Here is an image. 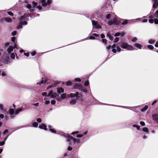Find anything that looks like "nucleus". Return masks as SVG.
Returning <instances> with one entry per match:
<instances>
[{
	"mask_svg": "<svg viewBox=\"0 0 158 158\" xmlns=\"http://www.w3.org/2000/svg\"><path fill=\"white\" fill-rule=\"evenodd\" d=\"M120 46L121 48L124 49H126L129 50H134L135 48L133 47L128 44L126 43H122L120 44Z\"/></svg>",
	"mask_w": 158,
	"mask_h": 158,
	"instance_id": "1",
	"label": "nucleus"
},
{
	"mask_svg": "<svg viewBox=\"0 0 158 158\" xmlns=\"http://www.w3.org/2000/svg\"><path fill=\"white\" fill-rule=\"evenodd\" d=\"M28 17L27 15H24L20 17L19 19L20 23L23 25H26L27 24V22L25 20H27V18Z\"/></svg>",
	"mask_w": 158,
	"mask_h": 158,
	"instance_id": "2",
	"label": "nucleus"
},
{
	"mask_svg": "<svg viewBox=\"0 0 158 158\" xmlns=\"http://www.w3.org/2000/svg\"><path fill=\"white\" fill-rule=\"evenodd\" d=\"M40 1L41 3L42 6L43 7H45L50 5L52 2V0H48L47 1L46 0H40Z\"/></svg>",
	"mask_w": 158,
	"mask_h": 158,
	"instance_id": "3",
	"label": "nucleus"
},
{
	"mask_svg": "<svg viewBox=\"0 0 158 158\" xmlns=\"http://www.w3.org/2000/svg\"><path fill=\"white\" fill-rule=\"evenodd\" d=\"M70 140H71L73 141L74 143V144L75 143H80L79 139H76L71 136H70ZM72 141L70 140V144L71 145V144L70 143Z\"/></svg>",
	"mask_w": 158,
	"mask_h": 158,
	"instance_id": "4",
	"label": "nucleus"
},
{
	"mask_svg": "<svg viewBox=\"0 0 158 158\" xmlns=\"http://www.w3.org/2000/svg\"><path fill=\"white\" fill-rule=\"evenodd\" d=\"M116 47V45L115 44H113L112 46H111V45H108L106 47V48L107 50L110 49V48L112 49V51L113 53H116V50L115 49V48Z\"/></svg>",
	"mask_w": 158,
	"mask_h": 158,
	"instance_id": "5",
	"label": "nucleus"
},
{
	"mask_svg": "<svg viewBox=\"0 0 158 158\" xmlns=\"http://www.w3.org/2000/svg\"><path fill=\"white\" fill-rule=\"evenodd\" d=\"M14 48H17V46L15 44L14 47L12 46H10L9 48L7 49V51L9 53H10L13 50Z\"/></svg>",
	"mask_w": 158,
	"mask_h": 158,
	"instance_id": "6",
	"label": "nucleus"
},
{
	"mask_svg": "<svg viewBox=\"0 0 158 158\" xmlns=\"http://www.w3.org/2000/svg\"><path fill=\"white\" fill-rule=\"evenodd\" d=\"M83 86L81 85L78 84H75L73 87V88L76 89H78L81 91L82 90Z\"/></svg>",
	"mask_w": 158,
	"mask_h": 158,
	"instance_id": "7",
	"label": "nucleus"
},
{
	"mask_svg": "<svg viewBox=\"0 0 158 158\" xmlns=\"http://www.w3.org/2000/svg\"><path fill=\"white\" fill-rule=\"evenodd\" d=\"M92 23L93 26H94V27L97 28L99 29L101 28V26L95 21L94 20L92 21Z\"/></svg>",
	"mask_w": 158,
	"mask_h": 158,
	"instance_id": "8",
	"label": "nucleus"
},
{
	"mask_svg": "<svg viewBox=\"0 0 158 158\" xmlns=\"http://www.w3.org/2000/svg\"><path fill=\"white\" fill-rule=\"evenodd\" d=\"M81 94L78 93H76L75 94L73 93L70 94V97L71 98L76 97V98H77L78 97H80Z\"/></svg>",
	"mask_w": 158,
	"mask_h": 158,
	"instance_id": "9",
	"label": "nucleus"
},
{
	"mask_svg": "<svg viewBox=\"0 0 158 158\" xmlns=\"http://www.w3.org/2000/svg\"><path fill=\"white\" fill-rule=\"evenodd\" d=\"M60 135L63 136L65 137L67 139V141L69 142V134H67V135L65 134L63 132H60L59 133Z\"/></svg>",
	"mask_w": 158,
	"mask_h": 158,
	"instance_id": "10",
	"label": "nucleus"
},
{
	"mask_svg": "<svg viewBox=\"0 0 158 158\" xmlns=\"http://www.w3.org/2000/svg\"><path fill=\"white\" fill-rule=\"evenodd\" d=\"M10 59L9 57H6L5 59H3L2 60L3 62L6 64H8L10 63Z\"/></svg>",
	"mask_w": 158,
	"mask_h": 158,
	"instance_id": "11",
	"label": "nucleus"
},
{
	"mask_svg": "<svg viewBox=\"0 0 158 158\" xmlns=\"http://www.w3.org/2000/svg\"><path fill=\"white\" fill-rule=\"evenodd\" d=\"M153 119L158 123V114H154L152 115Z\"/></svg>",
	"mask_w": 158,
	"mask_h": 158,
	"instance_id": "12",
	"label": "nucleus"
},
{
	"mask_svg": "<svg viewBox=\"0 0 158 158\" xmlns=\"http://www.w3.org/2000/svg\"><path fill=\"white\" fill-rule=\"evenodd\" d=\"M46 127L47 126L46 124L44 123L42 124L41 125H40L39 126V127L40 129H44L45 131H47V130Z\"/></svg>",
	"mask_w": 158,
	"mask_h": 158,
	"instance_id": "13",
	"label": "nucleus"
},
{
	"mask_svg": "<svg viewBox=\"0 0 158 158\" xmlns=\"http://www.w3.org/2000/svg\"><path fill=\"white\" fill-rule=\"evenodd\" d=\"M92 36H90L89 37V39L91 40H94L95 39V37H97L99 36V35L96 33H94Z\"/></svg>",
	"mask_w": 158,
	"mask_h": 158,
	"instance_id": "14",
	"label": "nucleus"
},
{
	"mask_svg": "<svg viewBox=\"0 0 158 158\" xmlns=\"http://www.w3.org/2000/svg\"><path fill=\"white\" fill-rule=\"evenodd\" d=\"M0 109L1 113H4L5 112L6 110L4 108L3 105L1 104H0Z\"/></svg>",
	"mask_w": 158,
	"mask_h": 158,
	"instance_id": "15",
	"label": "nucleus"
},
{
	"mask_svg": "<svg viewBox=\"0 0 158 158\" xmlns=\"http://www.w3.org/2000/svg\"><path fill=\"white\" fill-rule=\"evenodd\" d=\"M152 1L153 2V7L154 8H156L158 6V2H157L156 0H152Z\"/></svg>",
	"mask_w": 158,
	"mask_h": 158,
	"instance_id": "16",
	"label": "nucleus"
},
{
	"mask_svg": "<svg viewBox=\"0 0 158 158\" xmlns=\"http://www.w3.org/2000/svg\"><path fill=\"white\" fill-rule=\"evenodd\" d=\"M5 114V118L4 117V115L3 114H0V118H1L2 119L4 118H8V116L7 115L6 113H4Z\"/></svg>",
	"mask_w": 158,
	"mask_h": 158,
	"instance_id": "17",
	"label": "nucleus"
},
{
	"mask_svg": "<svg viewBox=\"0 0 158 158\" xmlns=\"http://www.w3.org/2000/svg\"><path fill=\"white\" fill-rule=\"evenodd\" d=\"M64 91V89L62 88H60L57 89V92L58 94H60L61 93H63Z\"/></svg>",
	"mask_w": 158,
	"mask_h": 158,
	"instance_id": "18",
	"label": "nucleus"
},
{
	"mask_svg": "<svg viewBox=\"0 0 158 158\" xmlns=\"http://www.w3.org/2000/svg\"><path fill=\"white\" fill-rule=\"evenodd\" d=\"M8 112L10 115H12L14 113V109H10L8 110Z\"/></svg>",
	"mask_w": 158,
	"mask_h": 158,
	"instance_id": "19",
	"label": "nucleus"
},
{
	"mask_svg": "<svg viewBox=\"0 0 158 158\" xmlns=\"http://www.w3.org/2000/svg\"><path fill=\"white\" fill-rule=\"evenodd\" d=\"M134 45L136 47H137V48L139 49H141L142 45L140 44L136 43Z\"/></svg>",
	"mask_w": 158,
	"mask_h": 158,
	"instance_id": "20",
	"label": "nucleus"
},
{
	"mask_svg": "<svg viewBox=\"0 0 158 158\" xmlns=\"http://www.w3.org/2000/svg\"><path fill=\"white\" fill-rule=\"evenodd\" d=\"M107 36L109 38V39L111 40H113L114 39V37L111 36V35L110 33H108L107 34Z\"/></svg>",
	"mask_w": 158,
	"mask_h": 158,
	"instance_id": "21",
	"label": "nucleus"
},
{
	"mask_svg": "<svg viewBox=\"0 0 158 158\" xmlns=\"http://www.w3.org/2000/svg\"><path fill=\"white\" fill-rule=\"evenodd\" d=\"M5 20L8 23L12 21L11 19L10 18H5Z\"/></svg>",
	"mask_w": 158,
	"mask_h": 158,
	"instance_id": "22",
	"label": "nucleus"
},
{
	"mask_svg": "<svg viewBox=\"0 0 158 158\" xmlns=\"http://www.w3.org/2000/svg\"><path fill=\"white\" fill-rule=\"evenodd\" d=\"M22 110H23L21 108H19L18 110H16L15 112V114L17 115L21 111H22Z\"/></svg>",
	"mask_w": 158,
	"mask_h": 158,
	"instance_id": "23",
	"label": "nucleus"
},
{
	"mask_svg": "<svg viewBox=\"0 0 158 158\" xmlns=\"http://www.w3.org/2000/svg\"><path fill=\"white\" fill-rule=\"evenodd\" d=\"M143 131L146 132L147 133H149V130L146 127H144L143 128Z\"/></svg>",
	"mask_w": 158,
	"mask_h": 158,
	"instance_id": "24",
	"label": "nucleus"
},
{
	"mask_svg": "<svg viewBox=\"0 0 158 158\" xmlns=\"http://www.w3.org/2000/svg\"><path fill=\"white\" fill-rule=\"evenodd\" d=\"M148 109V106L146 105L141 110V111L142 112L145 111Z\"/></svg>",
	"mask_w": 158,
	"mask_h": 158,
	"instance_id": "25",
	"label": "nucleus"
},
{
	"mask_svg": "<svg viewBox=\"0 0 158 158\" xmlns=\"http://www.w3.org/2000/svg\"><path fill=\"white\" fill-rule=\"evenodd\" d=\"M130 20H125L124 21H123V22L121 24L122 25H124L127 24L129 21Z\"/></svg>",
	"mask_w": 158,
	"mask_h": 158,
	"instance_id": "26",
	"label": "nucleus"
},
{
	"mask_svg": "<svg viewBox=\"0 0 158 158\" xmlns=\"http://www.w3.org/2000/svg\"><path fill=\"white\" fill-rule=\"evenodd\" d=\"M155 42V40L153 39H150L148 41V43L150 44H153Z\"/></svg>",
	"mask_w": 158,
	"mask_h": 158,
	"instance_id": "27",
	"label": "nucleus"
},
{
	"mask_svg": "<svg viewBox=\"0 0 158 158\" xmlns=\"http://www.w3.org/2000/svg\"><path fill=\"white\" fill-rule=\"evenodd\" d=\"M113 22L114 24H117V19L116 18H114L113 19Z\"/></svg>",
	"mask_w": 158,
	"mask_h": 158,
	"instance_id": "28",
	"label": "nucleus"
},
{
	"mask_svg": "<svg viewBox=\"0 0 158 158\" xmlns=\"http://www.w3.org/2000/svg\"><path fill=\"white\" fill-rule=\"evenodd\" d=\"M76 103V100L74 99L72 100L70 102V103L73 105L75 104Z\"/></svg>",
	"mask_w": 158,
	"mask_h": 158,
	"instance_id": "29",
	"label": "nucleus"
},
{
	"mask_svg": "<svg viewBox=\"0 0 158 158\" xmlns=\"http://www.w3.org/2000/svg\"><path fill=\"white\" fill-rule=\"evenodd\" d=\"M66 94H63L61 95V98L62 99H64L66 98Z\"/></svg>",
	"mask_w": 158,
	"mask_h": 158,
	"instance_id": "30",
	"label": "nucleus"
},
{
	"mask_svg": "<svg viewBox=\"0 0 158 158\" xmlns=\"http://www.w3.org/2000/svg\"><path fill=\"white\" fill-rule=\"evenodd\" d=\"M22 25H23L20 23V24L19 25H18V26H17L16 27V29H19L20 28H22V27H23Z\"/></svg>",
	"mask_w": 158,
	"mask_h": 158,
	"instance_id": "31",
	"label": "nucleus"
},
{
	"mask_svg": "<svg viewBox=\"0 0 158 158\" xmlns=\"http://www.w3.org/2000/svg\"><path fill=\"white\" fill-rule=\"evenodd\" d=\"M38 123H37L36 122H35L33 123H32V125L34 127H36L38 126Z\"/></svg>",
	"mask_w": 158,
	"mask_h": 158,
	"instance_id": "32",
	"label": "nucleus"
},
{
	"mask_svg": "<svg viewBox=\"0 0 158 158\" xmlns=\"http://www.w3.org/2000/svg\"><path fill=\"white\" fill-rule=\"evenodd\" d=\"M108 24L110 26L112 25L113 24H114L113 21H109L108 22Z\"/></svg>",
	"mask_w": 158,
	"mask_h": 158,
	"instance_id": "33",
	"label": "nucleus"
},
{
	"mask_svg": "<svg viewBox=\"0 0 158 158\" xmlns=\"http://www.w3.org/2000/svg\"><path fill=\"white\" fill-rule=\"evenodd\" d=\"M53 92L52 91H50L48 93V94L47 95V96L48 97H50L51 98V96L52 94V93Z\"/></svg>",
	"mask_w": 158,
	"mask_h": 158,
	"instance_id": "34",
	"label": "nucleus"
},
{
	"mask_svg": "<svg viewBox=\"0 0 158 158\" xmlns=\"http://www.w3.org/2000/svg\"><path fill=\"white\" fill-rule=\"evenodd\" d=\"M148 48L151 50H152L154 48V47L153 46L151 45H149L148 46Z\"/></svg>",
	"mask_w": 158,
	"mask_h": 158,
	"instance_id": "35",
	"label": "nucleus"
},
{
	"mask_svg": "<svg viewBox=\"0 0 158 158\" xmlns=\"http://www.w3.org/2000/svg\"><path fill=\"white\" fill-rule=\"evenodd\" d=\"M5 20V18L4 17L0 18V23H3Z\"/></svg>",
	"mask_w": 158,
	"mask_h": 158,
	"instance_id": "36",
	"label": "nucleus"
},
{
	"mask_svg": "<svg viewBox=\"0 0 158 158\" xmlns=\"http://www.w3.org/2000/svg\"><path fill=\"white\" fill-rule=\"evenodd\" d=\"M133 126L134 127H136V128H137V129L138 130H139L140 129V127H139V126L138 125H133Z\"/></svg>",
	"mask_w": 158,
	"mask_h": 158,
	"instance_id": "37",
	"label": "nucleus"
},
{
	"mask_svg": "<svg viewBox=\"0 0 158 158\" xmlns=\"http://www.w3.org/2000/svg\"><path fill=\"white\" fill-rule=\"evenodd\" d=\"M89 84V81H85L84 85L85 86H87Z\"/></svg>",
	"mask_w": 158,
	"mask_h": 158,
	"instance_id": "38",
	"label": "nucleus"
},
{
	"mask_svg": "<svg viewBox=\"0 0 158 158\" xmlns=\"http://www.w3.org/2000/svg\"><path fill=\"white\" fill-rule=\"evenodd\" d=\"M15 55L14 53H11L10 55V57L12 59H14L15 58Z\"/></svg>",
	"mask_w": 158,
	"mask_h": 158,
	"instance_id": "39",
	"label": "nucleus"
},
{
	"mask_svg": "<svg viewBox=\"0 0 158 158\" xmlns=\"http://www.w3.org/2000/svg\"><path fill=\"white\" fill-rule=\"evenodd\" d=\"M44 100L45 101L44 103H45V104H46V105H48L50 103V102L49 101V100H48V101H46V100H47L46 99V98H44Z\"/></svg>",
	"mask_w": 158,
	"mask_h": 158,
	"instance_id": "40",
	"label": "nucleus"
},
{
	"mask_svg": "<svg viewBox=\"0 0 158 158\" xmlns=\"http://www.w3.org/2000/svg\"><path fill=\"white\" fill-rule=\"evenodd\" d=\"M57 96V94H53V93H52V95L51 96V98H55Z\"/></svg>",
	"mask_w": 158,
	"mask_h": 158,
	"instance_id": "41",
	"label": "nucleus"
},
{
	"mask_svg": "<svg viewBox=\"0 0 158 158\" xmlns=\"http://www.w3.org/2000/svg\"><path fill=\"white\" fill-rule=\"evenodd\" d=\"M119 40V38L118 37H116L114 39V42L116 43L118 42Z\"/></svg>",
	"mask_w": 158,
	"mask_h": 158,
	"instance_id": "42",
	"label": "nucleus"
},
{
	"mask_svg": "<svg viewBox=\"0 0 158 158\" xmlns=\"http://www.w3.org/2000/svg\"><path fill=\"white\" fill-rule=\"evenodd\" d=\"M49 130L53 133H56V131L53 128H52L51 129H50Z\"/></svg>",
	"mask_w": 158,
	"mask_h": 158,
	"instance_id": "43",
	"label": "nucleus"
},
{
	"mask_svg": "<svg viewBox=\"0 0 158 158\" xmlns=\"http://www.w3.org/2000/svg\"><path fill=\"white\" fill-rule=\"evenodd\" d=\"M81 91L85 93H86L87 92V90L86 89V88H84L83 87L82 90H81Z\"/></svg>",
	"mask_w": 158,
	"mask_h": 158,
	"instance_id": "44",
	"label": "nucleus"
},
{
	"mask_svg": "<svg viewBox=\"0 0 158 158\" xmlns=\"http://www.w3.org/2000/svg\"><path fill=\"white\" fill-rule=\"evenodd\" d=\"M154 23L155 24H158V19H154Z\"/></svg>",
	"mask_w": 158,
	"mask_h": 158,
	"instance_id": "45",
	"label": "nucleus"
},
{
	"mask_svg": "<svg viewBox=\"0 0 158 158\" xmlns=\"http://www.w3.org/2000/svg\"><path fill=\"white\" fill-rule=\"evenodd\" d=\"M110 14H107L106 15V18L107 19H110Z\"/></svg>",
	"mask_w": 158,
	"mask_h": 158,
	"instance_id": "46",
	"label": "nucleus"
},
{
	"mask_svg": "<svg viewBox=\"0 0 158 158\" xmlns=\"http://www.w3.org/2000/svg\"><path fill=\"white\" fill-rule=\"evenodd\" d=\"M138 107V106H135V107H131V110H133L134 111H135L136 112H137V111H136V110L135 109V108Z\"/></svg>",
	"mask_w": 158,
	"mask_h": 158,
	"instance_id": "47",
	"label": "nucleus"
},
{
	"mask_svg": "<svg viewBox=\"0 0 158 158\" xmlns=\"http://www.w3.org/2000/svg\"><path fill=\"white\" fill-rule=\"evenodd\" d=\"M7 14L8 15H9L10 16H12L13 15V13L12 12H11V11H8L7 12Z\"/></svg>",
	"mask_w": 158,
	"mask_h": 158,
	"instance_id": "48",
	"label": "nucleus"
},
{
	"mask_svg": "<svg viewBox=\"0 0 158 158\" xmlns=\"http://www.w3.org/2000/svg\"><path fill=\"white\" fill-rule=\"evenodd\" d=\"M74 81H76L81 82V79L79 78H75L74 79Z\"/></svg>",
	"mask_w": 158,
	"mask_h": 158,
	"instance_id": "49",
	"label": "nucleus"
},
{
	"mask_svg": "<svg viewBox=\"0 0 158 158\" xmlns=\"http://www.w3.org/2000/svg\"><path fill=\"white\" fill-rule=\"evenodd\" d=\"M84 135L82 134H78L76 135V137L77 138H81Z\"/></svg>",
	"mask_w": 158,
	"mask_h": 158,
	"instance_id": "50",
	"label": "nucleus"
},
{
	"mask_svg": "<svg viewBox=\"0 0 158 158\" xmlns=\"http://www.w3.org/2000/svg\"><path fill=\"white\" fill-rule=\"evenodd\" d=\"M45 83V81H44L42 80V81H41L40 82H39L37 83V84L40 85L41 84Z\"/></svg>",
	"mask_w": 158,
	"mask_h": 158,
	"instance_id": "51",
	"label": "nucleus"
},
{
	"mask_svg": "<svg viewBox=\"0 0 158 158\" xmlns=\"http://www.w3.org/2000/svg\"><path fill=\"white\" fill-rule=\"evenodd\" d=\"M154 16L155 17L157 18H158V10L156 11L155 12V14Z\"/></svg>",
	"mask_w": 158,
	"mask_h": 158,
	"instance_id": "52",
	"label": "nucleus"
},
{
	"mask_svg": "<svg viewBox=\"0 0 158 158\" xmlns=\"http://www.w3.org/2000/svg\"><path fill=\"white\" fill-rule=\"evenodd\" d=\"M137 40V38L135 37H134L131 40V41L133 42H135Z\"/></svg>",
	"mask_w": 158,
	"mask_h": 158,
	"instance_id": "53",
	"label": "nucleus"
},
{
	"mask_svg": "<svg viewBox=\"0 0 158 158\" xmlns=\"http://www.w3.org/2000/svg\"><path fill=\"white\" fill-rule=\"evenodd\" d=\"M116 49L118 52H120L121 50V48L119 46H117L116 47Z\"/></svg>",
	"mask_w": 158,
	"mask_h": 158,
	"instance_id": "54",
	"label": "nucleus"
},
{
	"mask_svg": "<svg viewBox=\"0 0 158 158\" xmlns=\"http://www.w3.org/2000/svg\"><path fill=\"white\" fill-rule=\"evenodd\" d=\"M79 133V131H74V132H72L71 134L72 135H73L74 134H78V133Z\"/></svg>",
	"mask_w": 158,
	"mask_h": 158,
	"instance_id": "55",
	"label": "nucleus"
},
{
	"mask_svg": "<svg viewBox=\"0 0 158 158\" xmlns=\"http://www.w3.org/2000/svg\"><path fill=\"white\" fill-rule=\"evenodd\" d=\"M120 34H121V33L120 32L116 33H115V34L114 35V36H119L120 35Z\"/></svg>",
	"mask_w": 158,
	"mask_h": 158,
	"instance_id": "56",
	"label": "nucleus"
},
{
	"mask_svg": "<svg viewBox=\"0 0 158 158\" xmlns=\"http://www.w3.org/2000/svg\"><path fill=\"white\" fill-rule=\"evenodd\" d=\"M149 22L151 23H153L154 22V19H150L149 20Z\"/></svg>",
	"mask_w": 158,
	"mask_h": 158,
	"instance_id": "57",
	"label": "nucleus"
},
{
	"mask_svg": "<svg viewBox=\"0 0 158 158\" xmlns=\"http://www.w3.org/2000/svg\"><path fill=\"white\" fill-rule=\"evenodd\" d=\"M32 5L34 6H35L37 5V3L36 2H33Z\"/></svg>",
	"mask_w": 158,
	"mask_h": 158,
	"instance_id": "58",
	"label": "nucleus"
},
{
	"mask_svg": "<svg viewBox=\"0 0 158 158\" xmlns=\"http://www.w3.org/2000/svg\"><path fill=\"white\" fill-rule=\"evenodd\" d=\"M59 83V82L58 81H56L54 83V86H56V85Z\"/></svg>",
	"mask_w": 158,
	"mask_h": 158,
	"instance_id": "59",
	"label": "nucleus"
},
{
	"mask_svg": "<svg viewBox=\"0 0 158 158\" xmlns=\"http://www.w3.org/2000/svg\"><path fill=\"white\" fill-rule=\"evenodd\" d=\"M41 119L40 118H38L36 119V121L39 123L41 122Z\"/></svg>",
	"mask_w": 158,
	"mask_h": 158,
	"instance_id": "60",
	"label": "nucleus"
},
{
	"mask_svg": "<svg viewBox=\"0 0 158 158\" xmlns=\"http://www.w3.org/2000/svg\"><path fill=\"white\" fill-rule=\"evenodd\" d=\"M27 8H28V9H30L31 8V4H28L27 5Z\"/></svg>",
	"mask_w": 158,
	"mask_h": 158,
	"instance_id": "61",
	"label": "nucleus"
},
{
	"mask_svg": "<svg viewBox=\"0 0 158 158\" xmlns=\"http://www.w3.org/2000/svg\"><path fill=\"white\" fill-rule=\"evenodd\" d=\"M140 124L142 126H144L145 125V123L143 121H141L140 122Z\"/></svg>",
	"mask_w": 158,
	"mask_h": 158,
	"instance_id": "62",
	"label": "nucleus"
},
{
	"mask_svg": "<svg viewBox=\"0 0 158 158\" xmlns=\"http://www.w3.org/2000/svg\"><path fill=\"white\" fill-rule=\"evenodd\" d=\"M17 32L16 31H14L12 33V35L13 36H14L16 35V34Z\"/></svg>",
	"mask_w": 158,
	"mask_h": 158,
	"instance_id": "63",
	"label": "nucleus"
},
{
	"mask_svg": "<svg viewBox=\"0 0 158 158\" xmlns=\"http://www.w3.org/2000/svg\"><path fill=\"white\" fill-rule=\"evenodd\" d=\"M102 42L103 43H105V44H106L107 42V40L106 39H103L102 40Z\"/></svg>",
	"mask_w": 158,
	"mask_h": 158,
	"instance_id": "64",
	"label": "nucleus"
}]
</instances>
